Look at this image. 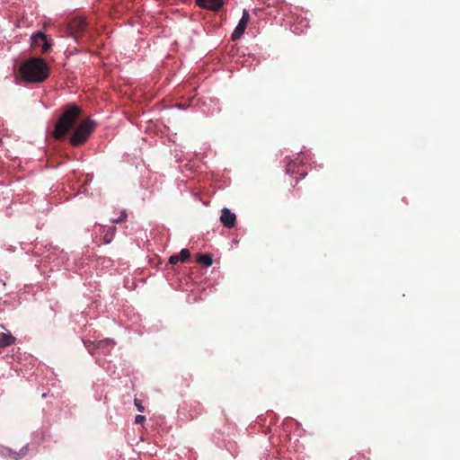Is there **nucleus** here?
<instances>
[{"label":"nucleus","instance_id":"f257e3e1","mask_svg":"<svg viewBox=\"0 0 460 460\" xmlns=\"http://www.w3.org/2000/svg\"><path fill=\"white\" fill-rule=\"evenodd\" d=\"M19 73L27 83H42L49 75L47 63L41 58H31L22 62Z\"/></svg>","mask_w":460,"mask_h":460},{"label":"nucleus","instance_id":"f03ea898","mask_svg":"<svg viewBox=\"0 0 460 460\" xmlns=\"http://www.w3.org/2000/svg\"><path fill=\"white\" fill-rule=\"evenodd\" d=\"M80 115L81 109L78 106L74 103L67 104L55 125L53 137L56 139L64 138L67 132L75 126Z\"/></svg>","mask_w":460,"mask_h":460},{"label":"nucleus","instance_id":"7ed1b4c3","mask_svg":"<svg viewBox=\"0 0 460 460\" xmlns=\"http://www.w3.org/2000/svg\"><path fill=\"white\" fill-rule=\"evenodd\" d=\"M95 122L90 119L82 121L70 137V143L74 146H79L85 143L95 128Z\"/></svg>","mask_w":460,"mask_h":460},{"label":"nucleus","instance_id":"20e7f679","mask_svg":"<svg viewBox=\"0 0 460 460\" xmlns=\"http://www.w3.org/2000/svg\"><path fill=\"white\" fill-rule=\"evenodd\" d=\"M250 19H251V16H250L249 12L246 9H244L243 11L242 18L240 19L237 26L235 27V29L234 30V31L231 35V40L233 41L239 40L243 36V34L244 33V31L247 28V25L250 22Z\"/></svg>","mask_w":460,"mask_h":460},{"label":"nucleus","instance_id":"39448f33","mask_svg":"<svg viewBox=\"0 0 460 460\" xmlns=\"http://www.w3.org/2000/svg\"><path fill=\"white\" fill-rule=\"evenodd\" d=\"M88 342H89V344H87L86 342L84 344L87 347L89 352L92 354L93 353V349H102L104 353H107L115 345V342L110 339H104L102 341H98L97 342H92V341H88Z\"/></svg>","mask_w":460,"mask_h":460},{"label":"nucleus","instance_id":"423d86ee","mask_svg":"<svg viewBox=\"0 0 460 460\" xmlns=\"http://www.w3.org/2000/svg\"><path fill=\"white\" fill-rule=\"evenodd\" d=\"M86 28L85 19L83 17H76L70 21L68 23V30L71 35L75 39L81 34Z\"/></svg>","mask_w":460,"mask_h":460},{"label":"nucleus","instance_id":"0eeeda50","mask_svg":"<svg viewBox=\"0 0 460 460\" xmlns=\"http://www.w3.org/2000/svg\"><path fill=\"white\" fill-rule=\"evenodd\" d=\"M38 41H42V44L40 45L41 53H47L51 46L47 39V35L41 31H38L33 34L31 36V46L34 48L38 47Z\"/></svg>","mask_w":460,"mask_h":460},{"label":"nucleus","instance_id":"6e6552de","mask_svg":"<svg viewBox=\"0 0 460 460\" xmlns=\"http://www.w3.org/2000/svg\"><path fill=\"white\" fill-rule=\"evenodd\" d=\"M195 2L200 8L214 12L219 11L224 5L223 0H195Z\"/></svg>","mask_w":460,"mask_h":460},{"label":"nucleus","instance_id":"1a4fd4ad","mask_svg":"<svg viewBox=\"0 0 460 460\" xmlns=\"http://www.w3.org/2000/svg\"><path fill=\"white\" fill-rule=\"evenodd\" d=\"M220 221L226 228H232L235 225L236 216L227 208L221 210Z\"/></svg>","mask_w":460,"mask_h":460},{"label":"nucleus","instance_id":"9d476101","mask_svg":"<svg viewBox=\"0 0 460 460\" xmlns=\"http://www.w3.org/2000/svg\"><path fill=\"white\" fill-rule=\"evenodd\" d=\"M15 341V337H13L11 333L2 332L0 334V348H5Z\"/></svg>","mask_w":460,"mask_h":460},{"label":"nucleus","instance_id":"9b49d317","mask_svg":"<svg viewBox=\"0 0 460 460\" xmlns=\"http://www.w3.org/2000/svg\"><path fill=\"white\" fill-rule=\"evenodd\" d=\"M196 261H197V262H199L206 267H208V266L212 265V263H213V259H212L211 255H209V254L198 253V254H196Z\"/></svg>","mask_w":460,"mask_h":460},{"label":"nucleus","instance_id":"f8f14e48","mask_svg":"<svg viewBox=\"0 0 460 460\" xmlns=\"http://www.w3.org/2000/svg\"><path fill=\"white\" fill-rule=\"evenodd\" d=\"M116 230L117 229L115 226H111L106 230V232L102 235V240L105 243H110L112 241Z\"/></svg>","mask_w":460,"mask_h":460},{"label":"nucleus","instance_id":"ddd939ff","mask_svg":"<svg viewBox=\"0 0 460 460\" xmlns=\"http://www.w3.org/2000/svg\"><path fill=\"white\" fill-rule=\"evenodd\" d=\"M190 256V252L188 249H182L179 254L180 261L184 262L187 261Z\"/></svg>","mask_w":460,"mask_h":460},{"label":"nucleus","instance_id":"4468645a","mask_svg":"<svg viewBox=\"0 0 460 460\" xmlns=\"http://www.w3.org/2000/svg\"><path fill=\"white\" fill-rule=\"evenodd\" d=\"M127 212L125 210H122L120 213V216L118 218L111 219V223L113 224H119L123 222L127 218Z\"/></svg>","mask_w":460,"mask_h":460},{"label":"nucleus","instance_id":"2eb2a0df","mask_svg":"<svg viewBox=\"0 0 460 460\" xmlns=\"http://www.w3.org/2000/svg\"><path fill=\"white\" fill-rule=\"evenodd\" d=\"M178 261H180V257L179 255H172L170 258H169V262L171 264H176Z\"/></svg>","mask_w":460,"mask_h":460},{"label":"nucleus","instance_id":"dca6fc26","mask_svg":"<svg viewBox=\"0 0 460 460\" xmlns=\"http://www.w3.org/2000/svg\"><path fill=\"white\" fill-rule=\"evenodd\" d=\"M135 405L137 407V409L139 411H145V408L144 406L142 405L141 402L137 399H135Z\"/></svg>","mask_w":460,"mask_h":460},{"label":"nucleus","instance_id":"f3484780","mask_svg":"<svg viewBox=\"0 0 460 460\" xmlns=\"http://www.w3.org/2000/svg\"><path fill=\"white\" fill-rule=\"evenodd\" d=\"M146 420V417L143 416V415H137L136 418H135V422L137 424H141L145 421Z\"/></svg>","mask_w":460,"mask_h":460},{"label":"nucleus","instance_id":"a211bd4d","mask_svg":"<svg viewBox=\"0 0 460 460\" xmlns=\"http://www.w3.org/2000/svg\"><path fill=\"white\" fill-rule=\"evenodd\" d=\"M291 166H292V164H289L288 165V172L291 171Z\"/></svg>","mask_w":460,"mask_h":460},{"label":"nucleus","instance_id":"6ab92c4d","mask_svg":"<svg viewBox=\"0 0 460 460\" xmlns=\"http://www.w3.org/2000/svg\"><path fill=\"white\" fill-rule=\"evenodd\" d=\"M41 44H42V41H38V47H40Z\"/></svg>","mask_w":460,"mask_h":460},{"label":"nucleus","instance_id":"aec40b11","mask_svg":"<svg viewBox=\"0 0 460 460\" xmlns=\"http://www.w3.org/2000/svg\"><path fill=\"white\" fill-rule=\"evenodd\" d=\"M349 460H353V458H350Z\"/></svg>","mask_w":460,"mask_h":460}]
</instances>
